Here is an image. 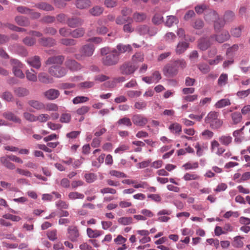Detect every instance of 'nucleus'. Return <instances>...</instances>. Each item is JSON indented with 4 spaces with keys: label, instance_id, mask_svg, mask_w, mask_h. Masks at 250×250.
Wrapping results in <instances>:
<instances>
[{
    "label": "nucleus",
    "instance_id": "obj_41",
    "mask_svg": "<svg viewBox=\"0 0 250 250\" xmlns=\"http://www.w3.org/2000/svg\"><path fill=\"white\" fill-rule=\"evenodd\" d=\"M178 22V20L176 17L174 16H168L167 17L165 24L168 27H171L174 23H177Z\"/></svg>",
    "mask_w": 250,
    "mask_h": 250
},
{
    "label": "nucleus",
    "instance_id": "obj_59",
    "mask_svg": "<svg viewBox=\"0 0 250 250\" xmlns=\"http://www.w3.org/2000/svg\"><path fill=\"white\" fill-rule=\"evenodd\" d=\"M176 39V36L173 33L169 32L166 34L164 37L165 41L167 42H172L175 41Z\"/></svg>",
    "mask_w": 250,
    "mask_h": 250
},
{
    "label": "nucleus",
    "instance_id": "obj_58",
    "mask_svg": "<svg viewBox=\"0 0 250 250\" xmlns=\"http://www.w3.org/2000/svg\"><path fill=\"white\" fill-rule=\"evenodd\" d=\"M228 81V75L226 74H222L218 80V84L220 86H224L225 85L227 82Z\"/></svg>",
    "mask_w": 250,
    "mask_h": 250
},
{
    "label": "nucleus",
    "instance_id": "obj_44",
    "mask_svg": "<svg viewBox=\"0 0 250 250\" xmlns=\"http://www.w3.org/2000/svg\"><path fill=\"white\" fill-rule=\"evenodd\" d=\"M173 62L176 67L177 68L178 70L179 69H184L187 66V63L186 61L183 59L175 60Z\"/></svg>",
    "mask_w": 250,
    "mask_h": 250
},
{
    "label": "nucleus",
    "instance_id": "obj_2",
    "mask_svg": "<svg viewBox=\"0 0 250 250\" xmlns=\"http://www.w3.org/2000/svg\"><path fill=\"white\" fill-rule=\"evenodd\" d=\"M116 50L113 49L110 53L102 58V63L105 66H112L118 63L119 57L116 53Z\"/></svg>",
    "mask_w": 250,
    "mask_h": 250
},
{
    "label": "nucleus",
    "instance_id": "obj_38",
    "mask_svg": "<svg viewBox=\"0 0 250 250\" xmlns=\"http://www.w3.org/2000/svg\"><path fill=\"white\" fill-rule=\"evenodd\" d=\"M36 6L39 9L46 11H52L54 9V8L52 5L44 2L37 4Z\"/></svg>",
    "mask_w": 250,
    "mask_h": 250
},
{
    "label": "nucleus",
    "instance_id": "obj_56",
    "mask_svg": "<svg viewBox=\"0 0 250 250\" xmlns=\"http://www.w3.org/2000/svg\"><path fill=\"white\" fill-rule=\"evenodd\" d=\"M243 28V27L241 26L238 27L232 28L230 30L232 36L236 38L239 37L241 35V31Z\"/></svg>",
    "mask_w": 250,
    "mask_h": 250
},
{
    "label": "nucleus",
    "instance_id": "obj_3",
    "mask_svg": "<svg viewBox=\"0 0 250 250\" xmlns=\"http://www.w3.org/2000/svg\"><path fill=\"white\" fill-rule=\"evenodd\" d=\"M48 73L52 76L56 78H61L66 74V70L61 65H54L48 68Z\"/></svg>",
    "mask_w": 250,
    "mask_h": 250
},
{
    "label": "nucleus",
    "instance_id": "obj_5",
    "mask_svg": "<svg viewBox=\"0 0 250 250\" xmlns=\"http://www.w3.org/2000/svg\"><path fill=\"white\" fill-rule=\"evenodd\" d=\"M94 51V47L92 45H84L81 49V54L76 55V58L78 60H82L83 57H89L92 55Z\"/></svg>",
    "mask_w": 250,
    "mask_h": 250
},
{
    "label": "nucleus",
    "instance_id": "obj_31",
    "mask_svg": "<svg viewBox=\"0 0 250 250\" xmlns=\"http://www.w3.org/2000/svg\"><path fill=\"white\" fill-rule=\"evenodd\" d=\"M15 94L18 97H24L29 94V91L25 88L17 87L14 89Z\"/></svg>",
    "mask_w": 250,
    "mask_h": 250
},
{
    "label": "nucleus",
    "instance_id": "obj_21",
    "mask_svg": "<svg viewBox=\"0 0 250 250\" xmlns=\"http://www.w3.org/2000/svg\"><path fill=\"white\" fill-rule=\"evenodd\" d=\"M189 47V44L186 42H180L175 48V52L177 54L183 53Z\"/></svg>",
    "mask_w": 250,
    "mask_h": 250
},
{
    "label": "nucleus",
    "instance_id": "obj_52",
    "mask_svg": "<svg viewBox=\"0 0 250 250\" xmlns=\"http://www.w3.org/2000/svg\"><path fill=\"white\" fill-rule=\"evenodd\" d=\"M231 117L234 124H237L240 123L242 119L241 114L239 112H237L232 113Z\"/></svg>",
    "mask_w": 250,
    "mask_h": 250
},
{
    "label": "nucleus",
    "instance_id": "obj_60",
    "mask_svg": "<svg viewBox=\"0 0 250 250\" xmlns=\"http://www.w3.org/2000/svg\"><path fill=\"white\" fill-rule=\"evenodd\" d=\"M198 67L201 72L206 74L210 71L209 66L206 63H201L198 65Z\"/></svg>",
    "mask_w": 250,
    "mask_h": 250
},
{
    "label": "nucleus",
    "instance_id": "obj_20",
    "mask_svg": "<svg viewBox=\"0 0 250 250\" xmlns=\"http://www.w3.org/2000/svg\"><path fill=\"white\" fill-rule=\"evenodd\" d=\"M28 104L32 107L38 110H41L45 109V104L39 101L32 100L28 102Z\"/></svg>",
    "mask_w": 250,
    "mask_h": 250
},
{
    "label": "nucleus",
    "instance_id": "obj_1",
    "mask_svg": "<svg viewBox=\"0 0 250 250\" xmlns=\"http://www.w3.org/2000/svg\"><path fill=\"white\" fill-rule=\"evenodd\" d=\"M235 17L234 13L232 11H226L223 16V19H220V20L216 21L215 23V31H219L224 27L226 23L231 22L233 21Z\"/></svg>",
    "mask_w": 250,
    "mask_h": 250
},
{
    "label": "nucleus",
    "instance_id": "obj_16",
    "mask_svg": "<svg viewBox=\"0 0 250 250\" xmlns=\"http://www.w3.org/2000/svg\"><path fill=\"white\" fill-rule=\"evenodd\" d=\"M9 155L1 157L0 158V162L1 165L6 168L13 170L16 168L15 165L10 161Z\"/></svg>",
    "mask_w": 250,
    "mask_h": 250
},
{
    "label": "nucleus",
    "instance_id": "obj_37",
    "mask_svg": "<svg viewBox=\"0 0 250 250\" xmlns=\"http://www.w3.org/2000/svg\"><path fill=\"white\" fill-rule=\"evenodd\" d=\"M118 222L120 224L126 226L131 224L133 223V219L130 217H122L118 219Z\"/></svg>",
    "mask_w": 250,
    "mask_h": 250
},
{
    "label": "nucleus",
    "instance_id": "obj_33",
    "mask_svg": "<svg viewBox=\"0 0 250 250\" xmlns=\"http://www.w3.org/2000/svg\"><path fill=\"white\" fill-rule=\"evenodd\" d=\"M168 129L171 132L173 133H179L182 131V126L177 123L171 124L169 126Z\"/></svg>",
    "mask_w": 250,
    "mask_h": 250
},
{
    "label": "nucleus",
    "instance_id": "obj_48",
    "mask_svg": "<svg viewBox=\"0 0 250 250\" xmlns=\"http://www.w3.org/2000/svg\"><path fill=\"white\" fill-rule=\"evenodd\" d=\"M146 18V15L143 13H135L133 15V19L136 22L143 21Z\"/></svg>",
    "mask_w": 250,
    "mask_h": 250
},
{
    "label": "nucleus",
    "instance_id": "obj_6",
    "mask_svg": "<svg viewBox=\"0 0 250 250\" xmlns=\"http://www.w3.org/2000/svg\"><path fill=\"white\" fill-rule=\"evenodd\" d=\"M132 120L134 125L143 127L148 122V119L142 114H135L132 116Z\"/></svg>",
    "mask_w": 250,
    "mask_h": 250
},
{
    "label": "nucleus",
    "instance_id": "obj_11",
    "mask_svg": "<svg viewBox=\"0 0 250 250\" xmlns=\"http://www.w3.org/2000/svg\"><path fill=\"white\" fill-rule=\"evenodd\" d=\"M164 73L167 76H173L176 75L178 70L173 62L171 64H168L164 68Z\"/></svg>",
    "mask_w": 250,
    "mask_h": 250
},
{
    "label": "nucleus",
    "instance_id": "obj_36",
    "mask_svg": "<svg viewBox=\"0 0 250 250\" xmlns=\"http://www.w3.org/2000/svg\"><path fill=\"white\" fill-rule=\"evenodd\" d=\"M200 178V176L195 173H186L183 176V179L186 181L198 180Z\"/></svg>",
    "mask_w": 250,
    "mask_h": 250
},
{
    "label": "nucleus",
    "instance_id": "obj_15",
    "mask_svg": "<svg viewBox=\"0 0 250 250\" xmlns=\"http://www.w3.org/2000/svg\"><path fill=\"white\" fill-rule=\"evenodd\" d=\"M60 95V92L59 90L51 88L46 91L44 93V97L49 100H53L57 99Z\"/></svg>",
    "mask_w": 250,
    "mask_h": 250
},
{
    "label": "nucleus",
    "instance_id": "obj_14",
    "mask_svg": "<svg viewBox=\"0 0 250 250\" xmlns=\"http://www.w3.org/2000/svg\"><path fill=\"white\" fill-rule=\"evenodd\" d=\"M64 61V58L62 56H54L49 58L46 61V65H61Z\"/></svg>",
    "mask_w": 250,
    "mask_h": 250
},
{
    "label": "nucleus",
    "instance_id": "obj_61",
    "mask_svg": "<svg viewBox=\"0 0 250 250\" xmlns=\"http://www.w3.org/2000/svg\"><path fill=\"white\" fill-rule=\"evenodd\" d=\"M48 111H57L58 110V105L54 103H48L45 105V109Z\"/></svg>",
    "mask_w": 250,
    "mask_h": 250
},
{
    "label": "nucleus",
    "instance_id": "obj_35",
    "mask_svg": "<svg viewBox=\"0 0 250 250\" xmlns=\"http://www.w3.org/2000/svg\"><path fill=\"white\" fill-rule=\"evenodd\" d=\"M68 197L69 200H74L76 199H83L84 196L82 193L77 191H73L68 194Z\"/></svg>",
    "mask_w": 250,
    "mask_h": 250
},
{
    "label": "nucleus",
    "instance_id": "obj_28",
    "mask_svg": "<svg viewBox=\"0 0 250 250\" xmlns=\"http://www.w3.org/2000/svg\"><path fill=\"white\" fill-rule=\"evenodd\" d=\"M86 232L88 237L90 238H97L102 234V231L97 229H92L91 228H87Z\"/></svg>",
    "mask_w": 250,
    "mask_h": 250
},
{
    "label": "nucleus",
    "instance_id": "obj_7",
    "mask_svg": "<svg viewBox=\"0 0 250 250\" xmlns=\"http://www.w3.org/2000/svg\"><path fill=\"white\" fill-rule=\"evenodd\" d=\"M205 20L208 22H212L214 23V28L215 29V23L216 21L220 20L219 15L214 10H210L208 12H206L205 15Z\"/></svg>",
    "mask_w": 250,
    "mask_h": 250
},
{
    "label": "nucleus",
    "instance_id": "obj_4",
    "mask_svg": "<svg viewBox=\"0 0 250 250\" xmlns=\"http://www.w3.org/2000/svg\"><path fill=\"white\" fill-rule=\"evenodd\" d=\"M10 62L14 75L21 79L24 78V74L21 70V68L23 67V64L16 59H11Z\"/></svg>",
    "mask_w": 250,
    "mask_h": 250
},
{
    "label": "nucleus",
    "instance_id": "obj_25",
    "mask_svg": "<svg viewBox=\"0 0 250 250\" xmlns=\"http://www.w3.org/2000/svg\"><path fill=\"white\" fill-rule=\"evenodd\" d=\"M3 116L6 119L15 123L21 124V120L12 112H8L3 114Z\"/></svg>",
    "mask_w": 250,
    "mask_h": 250
},
{
    "label": "nucleus",
    "instance_id": "obj_23",
    "mask_svg": "<svg viewBox=\"0 0 250 250\" xmlns=\"http://www.w3.org/2000/svg\"><path fill=\"white\" fill-rule=\"evenodd\" d=\"M75 4L78 8L83 9L90 7L91 5V2L89 0H77Z\"/></svg>",
    "mask_w": 250,
    "mask_h": 250
},
{
    "label": "nucleus",
    "instance_id": "obj_51",
    "mask_svg": "<svg viewBox=\"0 0 250 250\" xmlns=\"http://www.w3.org/2000/svg\"><path fill=\"white\" fill-rule=\"evenodd\" d=\"M244 237L240 236H237L234 238L233 246L236 248H241L243 246V242L242 240Z\"/></svg>",
    "mask_w": 250,
    "mask_h": 250
},
{
    "label": "nucleus",
    "instance_id": "obj_40",
    "mask_svg": "<svg viewBox=\"0 0 250 250\" xmlns=\"http://www.w3.org/2000/svg\"><path fill=\"white\" fill-rule=\"evenodd\" d=\"M147 106V102L145 101H137L135 102L134 107L135 109L139 110H145Z\"/></svg>",
    "mask_w": 250,
    "mask_h": 250
},
{
    "label": "nucleus",
    "instance_id": "obj_49",
    "mask_svg": "<svg viewBox=\"0 0 250 250\" xmlns=\"http://www.w3.org/2000/svg\"><path fill=\"white\" fill-rule=\"evenodd\" d=\"M71 119V115L69 113H63L62 114L60 118V122L62 123H69Z\"/></svg>",
    "mask_w": 250,
    "mask_h": 250
},
{
    "label": "nucleus",
    "instance_id": "obj_46",
    "mask_svg": "<svg viewBox=\"0 0 250 250\" xmlns=\"http://www.w3.org/2000/svg\"><path fill=\"white\" fill-rule=\"evenodd\" d=\"M144 54L141 52H137L132 56V61L134 63L142 62L144 59Z\"/></svg>",
    "mask_w": 250,
    "mask_h": 250
},
{
    "label": "nucleus",
    "instance_id": "obj_8",
    "mask_svg": "<svg viewBox=\"0 0 250 250\" xmlns=\"http://www.w3.org/2000/svg\"><path fill=\"white\" fill-rule=\"evenodd\" d=\"M213 37H203L198 41V48L202 50H207L212 44Z\"/></svg>",
    "mask_w": 250,
    "mask_h": 250
},
{
    "label": "nucleus",
    "instance_id": "obj_27",
    "mask_svg": "<svg viewBox=\"0 0 250 250\" xmlns=\"http://www.w3.org/2000/svg\"><path fill=\"white\" fill-rule=\"evenodd\" d=\"M194 147L196 149V154L198 156L203 155L204 151L208 149V146L207 144H200L199 142L195 144Z\"/></svg>",
    "mask_w": 250,
    "mask_h": 250
},
{
    "label": "nucleus",
    "instance_id": "obj_30",
    "mask_svg": "<svg viewBox=\"0 0 250 250\" xmlns=\"http://www.w3.org/2000/svg\"><path fill=\"white\" fill-rule=\"evenodd\" d=\"M133 188H147L150 192H155L156 190V189L155 187H149L147 183L145 182H142L137 184H135L133 186Z\"/></svg>",
    "mask_w": 250,
    "mask_h": 250
},
{
    "label": "nucleus",
    "instance_id": "obj_19",
    "mask_svg": "<svg viewBox=\"0 0 250 250\" xmlns=\"http://www.w3.org/2000/svg\"><path fill=\"white\" fill-rule=\"evenodd\" d=\"M136 68L135 66L129 63H126L123 65L121 68L122 73L124 74L129 75L133 73Z\"/></svg>",
    "mask_w": 250,
    "mask_h": 250
},
{
    "label": "nucleus",
    "instance_id": "obj_9",
    "mask_svg": "<svg viewBox=\"0 0 250 250\" xmlns=\"http://www.w3.org/2000/svg\"><path fill=\"white\" fill-rule=\"evenodd\" d=\"M68 238L72 242H77L80 236L79 230L76 227L70 226L67 229Z\"/></svg>",
    "mask_w": 250,
    "mask_h": 250
},
{
    "label": "nucleus",
    "instance_id": "obj_10",
    "mask_svg": "<svg viewBox=\"0 0 250 250\" xmlns=\"http://www.w3.org/2000/svg\"><path fill=\"white\" fill-rule=\"evenodd\" d=\"M171 214V211L168 209H163L157 212L158 216L157 220L160 222H167L170 220V217L166 215H169Z\"/></svg>",
    "mask_w": 250,
    "mask_h": 250
},
{
    "label": "nucleus",
    "instance_id": "obj_55",
    "mask_svg": "<svg viewBox=\"0 0 250 250\" xmlns=\"http://www.w3.org/2000/svg\"><path fill=\"white\" fill-rule=\"evenodd\" d=\"M136 31L141 35H147L148 27L145 25H140L137 27Z\"/></svg>",
    "mask_w": 250,
    "mask_h": 250
},
{
    "label": "nucleus",
    "instance_id": "obj_62",
    "mask_svg": "<svg viewBox=\"0 0 250 250\" xmlns=\"http://www.w3.org/2000/svg\"><path fill=\"white\" fill-rule=\"evenodd\" d=\"M23 117L25 120L30 122L36 121V116L27 112L23 113Z\"/></svg>",
    "mask_w": 250,
    "mask_h": 250
},
{
    "label": "nucleus",
    "instance_id": "obj_24",
    "mask_svg": "<svg viewBox=\"0 0 250 250\" xmlns=\"http://www.w3.org/2000/svg\"><path fill=\"white\" fill-rule=\"evenodd\" d=\"M218 113L215 111L209 112L205 118V122L209 125L218 118Z\"/></svg>",
    "mask_w": 250,
    "mask_h": 250
},
{
    "label": "nucleus",
    "instance_id": "obj_26",
    "mask_svg": "<svg viewBox=\"0 0 250 250\" xmlns=\"http://www.w3.org/2000/svg\"><path fill=\"white\" fill-rule=\"evenodd\" d=\"M83 20L80 18H73L69 19L67 21V24L69 26L72 28L80 26L83 24Z\"/></svg>",
    "mask_w": 250,
    "mask_h": 250
},
{
    "label": "nucleus",
    "instance_id": "obj_12",
    "mask_svg": "<svg viewBox=\"0 0 250 250\" xmlns=\"http://www.w3.org/2000/svg\"><path fill=\"white\" fill-rule=\"evenodd\" d=\"M26 62L30 66L37 69L41 66V58L38 56H34L28 58Z\"/></svg>",
    "mask_w": 250,
    "mask_h": 250
},
{
    "label": "nucleus",
    "instance_id": "obj_47",
    "mask_svg": "<svg viewBox=\"0 0 250 250\" xmlns=\"http://www.w3.org/2000/svg\"><path fill=\"white\" fill-rule=\"evenodd\" d=\"M16 22L21 26H26L28 24V20L22 16H17L15 18Z\"/></svg>",
    "mask_w": 250,
    "mask_h": 250
},
{
    "label": "nucleus",
    "instance_id": "obj_42",
    "mask_svg": "<svg viewBox=\"0 0 250 250\" xmlns=\"http://www.w3.org/2000/svg\"><path fill=\"white\" fill-rule=\"evenodd\" d=\"M31 71H30L29 70H27L26 71L25 74L26 78L30 81L36 82L37 80L36 74L35 71L32 69H31Z\"/></svg>",
    "mask_w": 250,
    "mask_h": 250
},
{
    "label": "nucleus",
    "instance_id": "obj_34",
    "mask_svg": "<svg viewBox=\"0 0 250 250\" xmlns=\"http://www.w3.org/2000/svg\"><path fill=\"white\" fill-rule=\"evenodd\" d=\"M40 43L45 46H51L55 44V41L50 38H42L39 41Z\"/></svg>",
    "mask_w": 250,
    "mask_h": 250
},
{
    "label": "nucleus",
    "instance_id": "obj_29",
    "mask_svg": "<svg viewBox=\"0 0 250 250\" xmlns=\"http://www.w3.org/2000/svg\"><path fill=\"white\" fill-rule=\"evenodd\" d=\"M220 143L226 146H229L232 142V138L229 135H222L218 138Z\"/></svg>",
    "mask_w": 250,
    "mask_h": 250
},
{
    "label": "nucleus",
    "instance_id": "obj_43",
    "mask_svg": "<svg viewBox=\"0 0 250 250\" xmlns=\"http://www.w3.org/2000/svg\"><path fill=\"white\" fill-rule=\"evenodd\" d=\"M89 12L94 16H98L103 12V8L99 6H96L90 9Z\"/></svg>",
    "mask_w": 250,
    "mask_h": 250
},
{
    "label": "nucleus",
    "instance_id": "obj_64",
    "mask_svg": "<svg viewBox=\"0 0 250 250\" xmlns=\"http://www.w3.org/2000/svg\"><path fill=\"white\" fill-rule=\"evenodd\" d=\"M109 174L112 176L117 178H125L127 177L126 175L124 173L117 171L115 170H112L109 172Z\"/></svg>",
    "mask_w": 250,
    "mask_h": 250
},
{
    "label": "nucleus",
    "instance_id": "obj_18",
    "mask_svg": "<svg viewBox=\"0 0 250 250\" xmlns=\"http://www.w3.org/2000/svg\"><path fill=\"white\" fill-rule=\"evenodd\" d=\"M38 79L40 82L43 83L48 84L53 82V79L45 72L40 73L38 75Z\"/></svg>",
    "mask_w": 250,
    "mask_h": 250
},
{
    "label": "nucleus",
    "instance_id": "obj_54",
    "mask_svg": "<svg viewBox=\"0 0 250 250\" xmlns=\"http://www.w3.org/2000/svg\"><path fill=\"white\" fill-rule=\"evenodd\" d=\"M2 217L6 219L11 220L14 222H19L21 219V217L19 216L9 213L3 215Z\"/></svg>",
    "mask_w": 250,
    "mask_h": 250
},
{
    "label": "nucleus",
    "instance_id": "obj_17",
    "mask_svg": "<svg viewBox=\"0 0 250 250\" xmlns=\"http://www.w3.org/2000/svg\"><path fill=\"white\" fill-rule=\"evenodd\" d=\"M213 37L215 38V40L219 43H222L227 40H228L230 36L229 32L227 30L223 31L220 34L215 35Z\"/></svg>",
    "mask_w": 250,
    "mask_h": 250
},
{
    "label": "nucleus",
    "instance_id": "obj_22",
    "mask_svg": "<svg viewBox=\"0 0 250 250\" xmlns=\"http://www.w3.org/2000/svg\"><path fill=\"white\" fill-rule=\"evenodd\" d=\"M65 65L72 71H76L81 69L80 64L75 60H68L65 62Z\"/></svg>",
    "mask_w": 250,
    "mask_h": 250
},
{
    "label": "nucleus",
    "instance_id": "obj_32",
    "mask_svg": "<svg viewBox=\"0 0 250 250\" xmlns=\"http://www.w3.org/2000/svg\"><path fill=\"white\" fill-rule=\"evenodd\" d=\"M231 104L230 100L229 99H222L217 101L214 104L216 108H221Z\"/></svg>",
    "mask_w": 250,
    "mask_h": 250
},
{
    "label": "nucleus",
    "instance_id": "obj_39",
    "mask_svg": "<svg viewBox=\"0 0 250 250\" xmlns=\"http://www.w3.org/2000/svg\"><path fill=\"white\" fill-rule=\"evenodd\" d=\"M84 29L83 28H77L71 32V36L75 38L83 36L84 34Z\"/></svg>",
    "mask_w": 250,
    "mask_h": 250
},
{
    "label": "nucleus",
    "instance_id": "obj_63",
    "mask_svg": "<svg viewBox=\"0 0 250 250\" xmlns=\"http://www.w3.org/2000/svg\"><path fill=\"white\" fill-rule=\"evenodd\" d=\"M56 206L59 209H67L69 208V204L62 200H59L56 203Z\"/></svg>",
    "mask_w": 250,
    "mask_h": 250
},
{
    "label": "nucleus",
    "instance_id": "obj_13",
    "mask_svg": "<svg viewBox=\"0 0 250 250\" xmlns=\"http://www.w3.org/2000/svg\"><path fill=\"white\" fill-rule=\"evenodd\" d=\"M116 52L117 55L119 57L121 54L125 53L126 52H129L132 51V48L130 44H124L123 43H119L116 46Z\"/></svg>",
    "mask_w": 250,
    "mask_h": 250
},
{
    "label": "nucleus",
    "instance_id": "obj_45",
    "mask_svg": "<svg viewBox=\"0 0 250 250\" xmlns=\"http://www.w3.org/2000/svg\"><path fill=\"white\" fill-rule=\"evenodd\" d=\"M118 125H123L126 126L130 127L132 126V123L129 118L127 117H124L118 120L117 122Z\"/></svg>",
    "mask_w": 250,
    "mask_h": 250
},
{
    "label": "nucleus",
    "instance_id": "obj_50",
    "mask_svg": "<svg viewBox=\"0 0 250 250\" xmlns=\"http://www.w3.org/2000/svg\"><path fill=\"white\" fill-rule=\"evenodd\" d=\"M89 100V98L85 96H77L74 98L72 102L75 104H77L81 103H83L86 102Z\"/></svg>",
    "mask_w": 250,
    "mask_h": 250
},
{
    "label": "nucleus",
    "instance_id": "obj_53",
    "mask_svg": "<svg viewBox=\"0 0 250 250\" xmlns=\"http://www.w3.org/2000/svg\"><path fill=\"white\" fill-rule=\"evenodd\" d=\"M50 118V115L47 114H41L38 116H36V121H39L41 123H45L49 120Z\"/></svg>",
    "mask_w": 250,
    "mask_h": 250
},
{
    "label": "nucleus",
    "instance_id": "obj_57",
    "mask_svg": "<svg viewBox=\"0 0 250 250\" xmlns=\"http://www.w3.org/2000/svg\"><path fill=\"white\" fill-rule=\"evenodd\" d=\"M201 135L203 137L204 139L209 140L213 137L214 133L212 131L208 129H206L202 132Z\"/></svg>",
    "mask_w": 250,
    "mask_h": 250
}]
</instances>
